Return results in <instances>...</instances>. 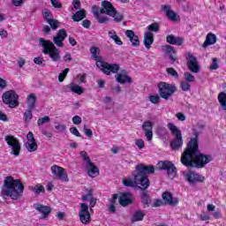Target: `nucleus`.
<instances>
[{"mask_svg": "<svg viewBox=\"0 0 226 226\" xmlns=\"http://www.w3.org/2000/svg\"><path fill=\"white\" fill-rule=\"evenodd\" d=\"M87 174L90 177H96L100 174V170L91 161L87 163Z\"/></svg>", "mask_w": 226, "mask_h": 226, "instance_id": "nucleus-22", "label": "nucleus"}, {"mask_svg": "<svg viewBox=\"0 0 226 226\" xmlns=\"http://www.w3.org/2000/svg\"><path fill=\"white\" fill-rule=\"evenodd\" d=\"M148 33H158L160 31V25L158 23H152L147 26Z\"/></svg>", "mask_w": 226, "mask_h": 226, "instance_id": "nucleus-38", "label": "nucleus"}, {"mask_svg": "<svg viewBox=\"0 0 226 226\" xmlns=\"http://www.w3.org/2000/svg\"><path fill=\"white\" fill-rule=\"evenodd\" d=\"M90 54H92V58L96 61L97 68L102 70L105 75H110V73H117V72H119L118 64H109L107 62L102 61V57L100 56V48L91 47Z\"/></svg>", "mask_w": 226, "mask_h": 226, "instance_id": "nucleus-4", "label": "nucleus"}, {"mask_svg": "<svg viewBox=\"0 0 226 226\" xmlns=\"http://www.w3.org/2000/svg\"><path fill=\"white\" fill-rule=\"evenodd\" d=\"M70 132L71 133H72V135H75L76 137H80V132H79V129H77V127H71Z\"/></svg>", "mask_w": 226, "mask_h": 226, "instance_id": "nucleus-57", "label": "nucleus"}, {"mask_svg": "<svg viewBox=\"0 0 226 226\" xmlns=\"http://www.w3.org/2000/svg\"><path fill=\"white\" fill-rule=\"evenodd\" d=\"M92 13H94V16L96 17L98 16L100 13V7H98L97 5H93L92 6Z\"/></svg>", "mask_w": 226, "mask_h": 226, "instance_id": "nucleus-54", "label": "nucleus"}, {"mask_svg": "<svg viewBox=\"0 0 226 226\" xmlns=\"http://www.w3.org/2000/svg\"><path fill=\"white\" fill-rule=\"evenodd\" d=\"M166 72L171 77H175V79H177L179 77V74L177 73V72L176 70H174V68H168V69H166Z\"/></svg>", "mask_w": 226, "mask_h": 226, "instance_id": "nucleus-47", "label": "nucleus"}, {"mask_svg": "<svg viewBox=\"0 0 226 226\" xmlns=\"http://www.w3.org/2000/svg\"><path fill=\"white\" fill-rule=\"evenodd\" d=\"M157 169H159V170H167L168 176L171 179L176 177V166H174V163L170 161H160L157 163Z\"/></svg>", "mask_w": 226, "mask_h": 226, "instance_id": "nucleus-9", "label": "nucleus"}, {"mask_svg": "<svg viewBox=\"0 0 226 226\" xmlns=\"http://www.w3.org/2000/svg\"><path fill=\"white\" fill-rule=\"evenodd\" d=\"M185 82H195V76L190 72H185L184 74Z\"/></svg>", "mask_w": 226, "mask_h": 226, "instance_id": "nucleus-45", "label": "nucleus"}, {"mask_svg": "<svg viewBox=\"0 0 226 226\" xmlns=\"http://www.w3.org/2000/svg\"><path fill=\"white\" fill-rule=\"evenodd\" d=\"M159 94L163 100H170L171 96L177 91L176 85H170L166 82L158 84Z\"/></svg>", "mask_w": 226, "mask_h": 226, "instance_id": "nucleus-7", "label": "nucleus"}, {"mask_svg": "<svg viewBox=\"0 0 226 226\" xmlns=\"http://www.w3.org/2000/svg\"><path fill=\"white\" fill-rule=\"evenodd\" d=\"M200 220L202 222H207V220H211V216L209 215V214L203 213L200 215Z\"/></svg>", "mask_w": 226, "mask_h": 226, "instance_id": "nucleus-59", "label": "nucleus"}, {"mask_svg": "<svg viewBox=\"0 0 226 226\" xmlns=\"http://www.w3.org/2000/svg\"><path fill=\"white\" fill-rule=\"evenodd\" d=\"M177 119H178V121H185L186 120V117L185 116V114L178 112L176 115Z\"/></svg>", "mask_w": 226, "mask_h": 226, "instance_id": "nucleus-61", "label": "nucleus"}, {"mask_svg": "<svg viewBox=\"0 0 226 226\" xmlns=\"http://www.w3.org/2000/svg\"><path fill=\"white\" fill-rule=\"evenodd\" d=\"M50 123V117L45 116L41 118H39L37 121V126H43V124Z\"/></svg>", "mask_w": 226, "mask_h": 226, "instance_id": "nucleus-39", "label": "nucleus"}, {"mask_svg": "<svg viewBox=\"0 0 226 226\" xmlns=\"http://www.w3.org/2000/svg\"><path fill=\"white\" fill-rule=\"evenodd\" d=\"M117 81L119 84L132 83V78L126 76V74L119 73L116 75Z\"/></svg>", "mask_w": 226, "mask_h": 226, "instance_id": "nucleus-31", "label": "nucleus"}, {"mask_svg": "<svg viewBox=\"0 0 226 226\" xmlns=\"http://www.w3.org/2000/svg\"><path fill=\"white\" fill-rule=\"evenodd\" d=\"M135 144L139 149H144L146 147V144L142 139H135Z\"/></svg>", "mask_w": 226, "mask_h": 226, "instance_id": "nucleus-48", "label": "nucleus"}, {"mask_svg": "<svg viewBox=\"0 0 226 226\" xmlns=\"http://www.w3.org/2000/svg\"><path fill=\"white\" fill-rule=\"evenodd\" d=\"M39 45L42 47V54L49 56L52 61L57 63L61 59V52L53 41H47L43 38L39 39Z\"/></svg>", "mask_w": 226, "mask_h": 226, "instance_id": "nucleus-5", "label": "nucleus"}, {"mask_svg": "<svg viewBox=\"0 0 226 226\" xmlns=\"http://www.w3.org/2000/svg\"><path fill=\"white\" fill-rule=\"evenodd\" d=\"M188 61V68L192 73H199L200 72V65H199V62L197 58L192 55L191 53L187 56Z\"/></svg>", "mask_w": 226, "mask_h": 226, "instance_id": "nucleus-15", "label": "nucleus"}, {"mask_svg": "<svg viewBox=\"0 0 226 226\" xmlns=\"http://www.w3.org/2000/svg\"><path fill=\"white\" fill-rule=\"evenodd\" d=\"M125 35L129 38L132 47H139L140 45V41L139 40V36L135 35V32L132 30H127L125 32Z\"/></svg>", "mask_w": 226, "mask_h": 226, "instance_id": "nucleus-23", "label": "nucleus"}, {"mask_svg": "<svg viewBox=\"0 0 226 226\" xmlns=\"http://www.w3.org/2000/svg\"><path fill=\"white\" fill-rule=\"evenodd\" d=\"M82 26L86 29H89V27H91V21H89V19H85L82 21Z\"/></svg>", "mask_w": 226, "mask_h": 226, "instance_id": "nucleus-62", "label": "nucleus"}, {"mask_svg": "<svg viewBox=\"0 0 226 226\" xmlns=\"http://www.w3.org/2000/svg\"><path fill=\"white\" fill-rule=\"evenodd\" d=\"M72 123L73 124H82V117H79V116H74L72 117Z\"/></svg>", "mask_w": 226, "mask_h": 226, "instance_id": "nucleus-50", "label": "nucleus"}, {"mask_svg": "<svg viewBox=\"0 0 226 226\" xmlns=\"http://www.w3.org/2000/svg\"><path fill=\"white\" fill-rule=\"evenodd\" d=\"M167 43L170 45H183L184 39L182 37H176L174 34H170L166 37Z\"/></svg>", "mask_w": 226, "mask_h": 226, "instance_id": "nucleus-25", "label": "nucleus"}, {"mask_svg": "<svg viewBox=\"0 0 226 226\" xmlns=\"http://www.w3.org/2000/svg\"><path fill=\"white\" fill-rule=\"evenodd\" d=\"M144 216H146L144 212H142L141 210H138L133 214L132 217V222H142L144 220Z\"/></svg>", "mask_w": 226, "mask_h": 226, "instance_id": "nucleus-34", "label": "nucleus"}, {"mask_svg": "<svg viewBox=\"0 0 226 226\" xmlns=\"http://www.w3.org/2000/svg\"><path fill=\"white\" fill-rule=\"evenodd\" d=\"M92 199H93V193H91V192H88L87 195H84V196L81 197V200L83 202H85L86 200L90 201Z\"/></svg>", "mask_w": 226, "mask_h": 226, "instance_id": "nucleus-58", "label": "nucleus"}, {"mask_svg": "<svg viewBox=\"0 0 226 226\" xmlns=\"http://www.w3.org/2000/svg\"><path fill=\"white\" fill-rule=\"evenodd\" d=\"M55 130H56L60 133H63V132H66V125H64V124H56L55 126Z\"/></svg>", "mask_w": 226, "mask_h": 226, "instance_id": "nucleus-49", "label": "nucleus"}, {"mask_svg": "<svg viewBox=\"0 0 226 226\" xmlns=\"http://www.w3.org/2000/svg\"><path fill=\"white\" fill-rule=\"evenodd\" d=\"M67 36L68 34H66V30L60 29L57 32L56 36L53 37V41L55 45H56V47L63 49V47H64V43L63 41L66 40Z\"/></svg>", "mask_w": 226, "mask_h": 226, "instance_id": "nucleus-16", "label": "nucleus"}, {"mask_svg": "<svg viewBox=\"0 0 226 226\" xmlns=\"http://www.w3.org/2000/svg\"><path fill=\"white\" fill-rule=\"evenodd\" d=\"M162 200H164L165 204H168L169 206H176L177 204H179V199L174 198L172 193L170 192H165L162 193Z\"/></svg>", "mask_w": 226, "mask_h": 226, "instance_id": "nucleus-21", "label": "nucleus"}, {"mask_svg": "<svg viewBox=\"0 0 226 226\" xmlns=\"http://www.w3.org/2000/svg\"><path fill=\"white\" fill-rule=\"evenodd\" d=\"M79 216L81 223L87 225L91 222V214L89 213V206L86 203H81L80 209L79 211Z\"/></svg>", "mask_w": 226, "mask_h": 226, "instance_id": "nucleus-11", "label": "nucleus"}, {"mask_svg": "<svg viewBox=\"0 0 226 226\" xmlns=\"http://www.w3.org/2000/svg\"><path fill=\"white\" fill-rule=\"evenodd\" d=\"M23 119L25 123H29L33 119V109L27 108L23 115Z\"/></svg>", "mask_w": 226, "mask_h": 226, "instance_id": "nucleus-36", "label": "nucleus"}, {"mask_svg": "<svg viewBox=\"0 0 226 226\" xmlns=\"http://www.w3.org/2000/svg\"><path fill=\"white\" fill-rule=\"evenodd\" d=\"M100 13H105L106 15H109V17H116V8H114L110 2L105 0L102 2Z\"/></svg>", "mask_w": 226, "mask_h": 226, "instance_id": "nucleus-14", "label": "nucleus"}, {"mask_svg": "<svg viewBox=\"0 0 226 226\" xmlns=\"http://www.w3.org/2000/svg\"><path fill=\"white\" fill-rule=\"evenodd\" d=\"M5 142H7L8 147L11 148V154L19 156L20 153V143L19 142V139L13 135H7L5 137Z\"/></svg>", "mask_w": 226, "mask_h": 226, "instance_id": "nucleus-10", "label": "nucleus"}, {"mask_svg": "<svg viewBox=\"0 0 226 226\" xmlns=\"http://www.w3.org/2000/svg\"><path fill=\"white\" fill-rule=\"evenodd\" d=\"M180 87L182 91L186 92V91H190L191 85L190 83H188V81L184 80L180 82Z\"/></svg>", "mask_w": 226, "mask_h": 226, "instance_id": "nucleus-44", "label": "nucleus"}, {"mask_svg": "<svg viewBox=\"0 0 226 226\" xmlns=\"http://www.w3.org/2000/svg\"><path fill=\"white\" fill-rule=\"evenodd\" d=\"M69 72H70V68H66L58 75L59 82H63L64 79H66V76L68 75Z\"/></svg>", "mask_w": 226, "mask_h": 226, "instance_id": "nucleus-42", "label": "nucleus"}, {"mask_svg": "<svg viewBox=\"0 0 226 226\" xmlns=\"http://www.w3.org/2000/svg\"><path fill=\"white\" fill-rule=\"evenodd\" d=\"M218 102L222 107V109H223L224 110H226V94L225 92H221L219 94H218Z\"/></svg>", "mask_w": 226, "mask_h": 226, "instance_id": "nucleus-35", "label": "nucleus"}, {"mask_svg": "<svg viewBox=\"0 0 226 226\" xmlns=\"http://www.w3.org/2000/svg\"><path fill=\"white\" fill-rule=\"evenodd\" d=\"M154 42V34L151 32H146L144 34L143 43L146 49H151V45Z\"/></svg>", "mask_w": 226, "mask_h": 226, "instance_id": "nucleus-24", "label": "nucleus"}, {"mask_svg": "<svg viewBox=\"0 0 226 226\" xmlns=\"http://www.w3.org/2000/svg\"><path fill=\"white\" fill-rule=\"evenodd\" d=\"M68 87L72 93H75L76 94H82L84 93V88L79 85L71 84L68 85Z\"/></svg>", "mask_w": 226, "mask_h": 226, "instance_id": "nucleus-33", "label": "nucleus"}, {"mask_svg": "<svg viewBox=\"0 0 226 226\" xmlns=\"http://www.w3.org/2000/svg\"><path fill=\"white\" fill-rule=\"evenodd\" d=\"M194 135L195 138L191 139L187 144V148L182 154L181 162L185 167L202 169L207 165L209 162L213 161V157L200 154L199 151V132H194Z\"/></svg>", "mask_w": 226, "mask_h": 226, "instance_id": "nucleus-1", "label": "nucleus"}, {"mask_svg": "<svg viewBox=\"0 0 226 226\" xmlns=\"http://www.w3.org/2000/svg\"><path fill=\"white\" fill-rule=\"evenodd\" d=\"M113 18L115 22H121V20H123V14L118 13L117 11H116V14Z\"/></svg>", "mask_w": 226, "mask_h": 226, "instance_id": "nucleus-56", "label": "nucleus"}, {"mask_svg": "<svg viewBox=\"0 0 226 226\" xmlns=\"http://www.w3.org/2000/svg\"><path fill=\"white\" fill-rule=\"evenodd\" d=\"M86 19V10L81 9L78 11L73 16L72 20L74 22H80V20H84Z\"/></svg>", "mask_w": 226, "mask_h": 226, "instance_id": "nucleus-32", "label": "nucleus"}, {"mask_svg": "<svg viewBox=\"0 0 226 226\" xmlns=\"http://www.w3.org/2000/svg\"><path fill=\"white\" fill-rule=\"evenodd\" d=\"M80 156L81 158H83V160H85V162H87V163H88V162H91V159H89V155H87V152L81 151Z\"/></svg>", "mask_w": 226, "mask_h": 226, "instance_id": "nucleus-52", "label": "nucleus"}, {"mask_svg": "<svg viewBox=\"0 0 226 226\" xmlns=\"http://www.w3.org/2000/svg\"><path fill=\"white\" fill-rule=\"evenodd\" d=\"M216 43V35L213 33H209L206 36V40L202 45L203 49L209 47V45H215Z\"/></svg>", "mask_w": 226, "mask_h": 226, "instance_id": "nucleus-27", "label": "nucleus"}, {"mask_svg": "<svg viewBox=\"0 0 226 226\" xmlns=\"http://www.w3.org/2000/svg\"><path fill=\"white\" fill-rule=\"evenodd\" d=\"M2 100L5 105H8L10 109H15L19 107V94L13 90L6 91L2 95Z\"/></svg>", "mask_w": 226, "mask_h": 226, "instance_id": "nucleus-8", "label": "nucleus"}, {"mask_svg": "<svg viewBox=\"0 0 226 226\" xmlns=\"http://www.w3.org/2000/svg\"><path fill=\"white\" fill-rule=\"evenodd\" d=\"M84 133L85 135H87V137H93V131L91 129H87V125H84Z\"/></svg>", "mask_w": 226, "mask_h": 226, "instance_id": "nucleus-51", "label": "nucleus"}, {"mask_svg": "<svg viewBox=\"0 0 226 226\" xmlns=\"http://www.w3.org/2000/svg\"><path fill=\"white\" fill-rule=\"evenodd\" d=\"M95 19L99 22V24H105L109 20V17L103 16L102 15V13H99V15L96 16Z\"/></svg>", "mask_w": 226, "mask_h": 226, "instance_id": "nucleus-41", "label": "nucleus"}, {"mask_svg": "<svg viewBox=\"0 0 226 226\" xmlns=\"http://www.w3.org/2000/svg\"><path fill=\"white\" fill-rule=\"evenodd\" d=\"M116 200H117V194H113L112 200L109 201V211L116 213Z\"/></svg>", "mask_w": 226, "mask_h": 226, "instance_id": "nucleus-37", "label": "nucleus"}, {"mask_svg": "<svg viewBox=\"0 0 226 226\" xmlns=\"http://www.w3.org/2000/svg\"><path fill=\"white\" fill-rule=\"evenodd\" d=\"M162 10L165 11L166 17L172 20L173 22H176L177 20V13H176L173 10L172 7L169 4H162Z\"/></svg>", "mask_w": 226, "mask_h": 226, "instance_id": "nucleus-19", "label": "nucleus"}, {"mask_svg": "<svg viewBox=\"0 0 226 226\" xmlns=\"http://www.w3.org/2000/svg\"><path fill=\"white\" fill-rule=\"evenodd\" d=\"M35 209L40 213H41L44 218H47V216L50 215V211H51L50 207L43 205H35Z\"/></svg>", "mask_w": 226, "mask_h": 226, "instance_id": "nucleus-29", "label": "nucleus"}, {"mask_svg": "<svg viewBox=\"0 0 226 226\" xmlns=\"http://www.w3.org/2000/svg\"><path fill=\"white\" fill-rule=\"evenodd\" d=\"M27 109H34L36 107V95L34 94H30L26 98Z\"/></svg>", "mask_w": 226, "mask_h": 226, "instance_id": "nucleus-30", "label": "nucleus"}, {"mask_svg": "<svg viewBox=\"0 0 226 226\" xmlns=\"http://www.w3.org/2000/svg\"><path fill=\"white\" fill-rule=\"evenodd\" d=\"M162 50L163 52H165V54H168V56H170V59H171L173 63H175V61H177V56H174V54H176V49H174V47L170 45L162 46Z\"/></svg>", "mask_w": 226, "mask_h": 226, "instance_id": "nucleus-26", "label": "nucleus"}, {"mask_svg": "<svg viewBox=\"0 0 226 226\" xmlns=\"http://www.w3.org/2000/svg\"><path fill=\"white\" fill-rule=\"evenodd\" d=\"M4 188L2 190V195L11 197L12 200H18L24 193V185L19 179H13L11 177H5L4 181Z\"/></svg>", "mask_w": 226, "mask_h": 226, "instance_id": "nucleus-3", "label": "nucleus"}, {"mask_svg": "<svg viewBox=\"0 0 226 226\" xmlns=\"http://www.w3.org/2000/svg\"><path fill=\"white\" fill-rule=\"evenodd\" d=\"M142 130L145 132V136L148 142L153 140V123L151 121H146L142 124Z\"/></svg>", "mask_w": 226, "mask_h": 226, "instance_id": "nucleus-18", "label": "nucleus"}, {"mask_svg": "<svg viewBox=\"0 0 226 226\" xmlns=\"http://www.w3.org/2000/svg\"><path fill=\"white\" fill-rule=\"evenodd\" d=\"M220 64H218V58H212V63L209 66V70H218Z\"/></svg>", "mask_w": 226, "mask_h": 226, "instance_id": "nucleus-43", "label": "nucleus"}, {"mask_svg": "<svg viewBox=\"0 0 226 226\" xmlns=\"http://www.w3.org/2000/svg\"><path fill=\"white\" fill-rule=\"evenodd\" d=\"M168 128L171 132V135L174 136V139L170 142V147L173 151H178L183 147V134L177 126L172 123L168 124Z\"/></svg>", "mask_w": 226, "mask_h": 226, "instance_id": "nucleus-6", "label": "nucleus"}, {"mask_svg": "<svg viewBox=\"0 0 226 226\" xmlns=\"http://www.w3.org/2000/svg\"><path fill=\"white\" fill-rule=\"evenodd\" d=\"M51 4L54 8H63V4L59 0H51Z\"/></svg>", "mask_w": 226, "mask_h": 226, "instance_id": "nucleus-53", "label": "nucleus"}, {"mask_svg": "<svg viewBox=\"0 0 226 226\" xmlns=\"http://www.w3.org/2000/svg\"><path fill=\"white\" fill-rule=\"evenodd\" d=\"M148 100L151 103H154V105H158L161 102L160 95L158 94L149 95Z\"/></svg>", "mask_w": 226, "mask_h": 226, "instance_id": "nucleus-40", "label": "nucleus"}, {"mask_svg": "<svg viewBox=\"0 0 226 226\" xmlns=\"http://www.w3.org/2000/svg\"><path fill=\"white\" fill-rule=\"evenodd\" d=\"M118 202L120 206H123L124 207L128 206L129 204H132V194L130 193L122 194L118 199Z\"/></svg>", "mask_w": 226, "mask_h": 226, "instance_id": "nucleus-28", "label": "nucleus"}, {"mask_svg": "<svg viewBox=\"0 0 226 226\" xmlns=\"http://www.w3.org/2000/svg\"><path fill=\"white\" fill-rule=\"evenodd\" d=\"M43 58L41 57V56H38V57H35L34 59V63L35 64H43Z\"/></svg>", "mask_w": 226, "mask_h": 226, "instance_id": "nucleus-63", "label": "nucleus"}, {"mask_svg": "<svg viewBox=\"0 0 226 226\" xmlns=\"http://www.w3.org/2000/svg\"><path fill=\"white\" fill-rule=\"evenodd\" d=\"M80 0H73L72 1V6L74 10H80Z\"/></svg>", "mask_w": 226, "mask_h": 226, "instance_id": "nucleus-60", "label": "nucleus"}, {"mask_svg": "<svg viewBox=\"0 0 226 226\" xmlns=\"http://www.w3.org/2000/svg\"><path fill=\"white\" fill-rule=\"evenodd\" d=\"M43 17L48 24L50 25V27L53 29V31H56V29L59 27V21L52 19V13H50V11H45L43 12Z\"/></svg>", "mask_w": 226, "mask_h": 226, "instance_id": "nucleus-20", "label": "nucleus"}, {"mask_svg": "<svg viewBox=\"0 0 226 226\" xmlns=\"http://www.w3.org/2000/svg\"><path fill=\"white\" fill-rule=\"evenodd\" d=\"M51 172L53 176H56L57 179H60L61 181H65V183H68V175L66 174V171L64 168H61L57 165H54L51 167Z\"/></svg>", "mask_w": 226, "mask_h": 226, "instance_id": "nucleus-12", "label": "nucleus"}, {"mask_svg": "<svg viewBox=\"0 0 226 226\" xmlns=\"http://www.w3.org/2000/svg\"><path fill=\"white\" fill-rule=\"evenodd\" d=\"M214 218H215V220H218L220 218H222V211L217 210L213 214Z\"/></svg>", "mask_w": 226, "mask_h": 226, "instance_id": "nucleus-64", "label": "nucleus"}, {"mask_svg": "<svg viewBox=\"0 0 226 226\" xmlns=\"http://www.w3.org/2000/svg\"><path fill=\"white\" fill-rule=\"evenodd\" d=\"M147 174H154V166H146L144 164L136 165L135 170L132 172V177L124 178L122 183L127 188H139L140 190H147L149 188V178Z\"/></svg>", "mask_w": 226, "mask_h": 226, "instance_id": "nucleus-2", "label": "nucleus"}, {"mask_svg": "<svg viewBox=\"0 0 226 226\" xmlns=\"http://www.w3.org/2000/svg\"><path fill=\"white\" fill-rule=\"evenodd\" d=\"M27 141L25 146L29 153H34L38 149V144L34 139V134L32 132H29L26 135Z\"/></svg>", "mask_w": 226, "mask_h": 226, "instance_id": "nucleus-13", "label": "nucleus"}, {"mask_svg": "<svg viewBox=\"0 0 226 226\" xmlns=\"http://www.w3.org/2000/svg\"><path fill=\"white\" fill-rule=\"evenodd\" d=\"M157 134L163 137V135H167V129L165 127H159L157 129Z\"/></svg>", "mask_w": 226, "mask_h": 226, "instance_id": "nucleus-55", "label": "nucleus"}, {"mask_svg": "<svg viewBox=\"0 0 226 226\" xmlns=\"http://www.w3.org/2000/svg\"><path fill=\"white\" fill-rule=\"evenodd\" d=\"M31 190L32 192H34L36 195H40V193H45V188L42 185H37Z\"/></svg>", "mask_w": 226, "mask_h": 226, "instance_id": "nucleus-46", "label": "nucleus"}, {"mask_svg": "<svg viewBox=\"0 0 226 226\" xmlns=\"http://www.w3.org/2000/svg\"><path fill=\"white\" fill-rule=\"evenodd\" d=\"M185 177L189 183H204V180L206 179L201 175L193 171H189L188 173H185Z\"/></svg>", "mask_w": 226, "mask_h": 226, "instance_id": "nucleus-17", "label": "nucleus"}]
</instances>
